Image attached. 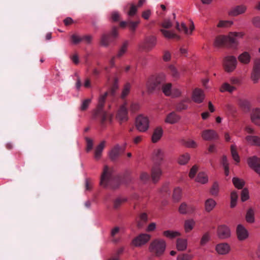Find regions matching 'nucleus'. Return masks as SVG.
<instances>
[{
    "instance_id": "53",
    "label": "nucleus",
    "mask_w": 260,
    "mask_h": 260,
    "mask_svg": "<svg viewBox=\"0 0 260 260\" xmlns=\"http://www.w3.org/2000/svg\"><path fill=\"white\" fill-rule=\"evenodd\" d=\"M193 256L187 253H181L177 256V260H191Z\"/></svg>"
},
{
    "instance_id": "63",
    "label": "nucleus",
    "mask_w": 260,
    "mask_h": 260,
    "mask_svg": "<svg viewBox=\"0 0 260 260\" xmlns=\"http://www.w3.org/2000/svg\"><path fill=\"white\" fill-rule=\"evenodd\" d=\"M137 12V8L134 5H131L130 9L127 12V14L129 16H134Z\"/></svg>"
},
{
    "instance_id": "52",
    "label": "nucleus",
    "mask_w": 260,
    "mask_h": 260,
    "mask_svg": "<svg viewBox=\"0 0 260 260\" xmlns=\"http://www.w3.org/2000/svg\"><path fill=\"white\" fill-rule=\"evenodd\" d=\"M210 235L209 233L207 232L205 233L202 236L201 241H200V244L202 246H204L207 244V243L210 240Z\"/></svg>"
},
{
    "instance_id": "24",
    "label": "nucleus",
    "mask_w": 260,
    "mask_h": 260,
    "mask_svg": "<svg viewBox=\"0 0 260 260\" xmlns=\"http://www.w3.org/2000/svg\"><path fill=\"white\" fill-rule=\"evenodd\" d=\"M187 248V240L186 239L178 238L176 240V248L178 251H183Z\"/></svg>"
},
{
    "instance_id": "64",
    "label": "nucleus",
    "mask_w": 260,
    "mask_h": 260,
    "mask_svg": "<svg viewBox=\"0 0 260 260\" xmlns=\"http://www.w3.org/2000/svg\"><path fill=\"white\" fill-rule=\"evenodd\" d=\"M252 23L255 27L260 28V17H254L252 20Z\"/></svg>"
},
{
    "instance_id": "13",
    "label": "nucleus",
    "mask_w": 260,
    "mask_h": 260,
    "mask_svg": "<svg viewBox=\"0 0 260 260\" xmlns=\"http://www.w3.org/2000/svg\"><path fill=\"white\" fill-rule=\"evenodd\" d=\"M108 94V92L107 91L104 93L100 94L98 98V104L96 109L93 111L94 116H95L98 113L100 112L103 109Z\"/></svg>"
},
{
    "instance_id": "22",
    "label": "nucleus",
    "mask_w": 260,
    "mask_h": 260,
    "mask_svg": "<svg viewBox=\"0 0 260 260\" xmlns=\"http://www.w3.org/2000/svg\"><path fill=\"white\" fill-rule=\"evenodd\" d=\"M216 201L211 198H209L205 200L204 203L205 210L207 212H211L216 206Z\"/></svg>"
},
{
    "instance_id": "61",
    "label": "nucleus",
    "mask_w": 260,
    "mask_h": 260,
    "mask_svg": "<svg viewBox=\"0 0 260 260\" xmlns=\"http://www.w3.org/2000/svg\"><path fill=\"white\" fill-rule=\"evenodd\" d=\"M185 145L186 147L194 148L198 146L197 143L193 140H188L185 143Z\"/></svg>"
},
{
    "instance_id": "30",
    "label": "nucleus",
    "mask_w": 260,
    "mask_h": 260,
    "mask_svg": "<svg viewBox=\"0 0 260 260\" xmlns=\"http://www.w3.org/2000/svg\"><path fill=\"white\" fill-rule=\"evenodd\" d=\"M162 92L166 96H171L172 95V84L170 83H163L161 87Z\"/></svg>"
},
{
    "instance_id": "37",
    "label": "nucleus",
    "mask_w": 260,
    "mask_h": 260,
    "mask_svg": "<svg viewBox=\"0 0 260 260\" xmlns=\"http://www.w3.org/2000/svg\"><path fill=\"white\" fill-rule=\"evenodd\" d=\"M102 113V117L100 120V124L102 127L105 128L106 127V120H107V112L104 111H101L100 112L98 113V114L95 116L93 115V118H96L97 116Z\"/></svg>"
},
{
    "instance_id": "38",
    "label": "nucleus",
    "mask_w": 260,
    "mask_h": 260,
    "mask_svg": "<svg viewBox=\"0 0 260 260\" xmlns=\"http://www.w3.org/2000/svg\"><path fill=\"white\" fill-rule=\"evenodd\" d=\"M196 180L197 182L202 184H205L208 181V177L205 173L200 172L198 174Z\"/></svg>"
},
{
    "instance_id": "21",
    "label": "nucleus",
    "mask_w": 260,
    "mask_h": 260,
    "mask_svg": "<svg viewBox=\"0 0 260 260\" xmlns=\"http://www.w3.org/2000/svg\"><path fill=\"white\" fill-rule=\"evenodd\" d=\"M162 128L160 126L157 127L155 129H154L152 134L151 137L152 142L154 143L157 142L162 136Z\"/></svg>"
},
{
    "instance_id": "42",
    "label": "nucleus",
    "mask_w": 260,
    "mask_h": 260,
    "mask_svg": "<svg viewBox=\"0 0 260 260\" xmlns=\"http://www.w3.org/2000/svg\"><path fill=\"white\" fill-rule=\"evenodd\" d=\"M235 89V87L231 86L228 83H224L223 84L220 88V91L223 92L225 91H228L229 92H232Z\"/></svg>"
},
{
    "instance_id": "50",
    "label": "nucleus",
    "mask_w": 260,
    "mask_h": 260,
    "mask_svg": "<svg viewBox=\"0 0 260 260\" xmlns=\"http://www.w3.org/2000/svg\"><path fill=\"white\" fill-rule=\"evenodd\" d=\"M91 99H87L83 101H82L81 103V105L80 108V110L81 111H85L89 107L90 104L91 103Z\"/></svg>"
},
{
    "instance_id": "14",
    "label": "nucleus",
    "mask_w": 260,
    "mask_h": 260,
    "mask_svg": "<svg viewBox=\"0 0 260 260\" xmlns=\"http://www.w3.org/2000/svg\"><path fill=\"white\" fill-rule=\"evenodd\" d=\"M162 174V171L159 166H154L151 169V176L153 183L157 182Z\"/></svg>"
},
{
    "instance_id": "44",
    "label": "nucleus",
    "mask_w": 260,
    "mask_h": 260,
    "mask_svg": "<svg viewBox=\"0 0 260 260\" xmlns=\"http://www.w3.org/2000/svg\"><path fill=\"white\" fill-rule=\"evenodd\" d=\"M231 154L233 159L237 162L240 161V157L236 150V146L232 145L231 146Z\"/></svg>"
},
{
    "instance_id": "56",
    "label": "nucleus",
    "mask_w": 260,
    "mask_h": 260,
    "mask_svg": "<svg viewBox=\"0 0 260 260\" xmlns=\"http://www.w3.org/2000/svg\"><path fill=\"white\" fill-rule=\"evenodd\" d=\"M120 15L117 11H113L111 13V20L113 22H117L120 20Z\"/></svg>"
},
{
    "instance_id": "41",
    "label": "nucleus",
    "mask_w": 260,
    "mask_h": 260,
    "mask_svg": "<svg viewBox=\"0 0 260 260\" xmlns=\"http://www.w3.org/2000/svg\"><path fill=\"white\" fill-rule=\"evenodd\" d=\"M190 159V155L186 153L180 155L178 159V162L181 165H184L186 164Z\"/></svg>"
},
{
    "instance_id": "23",
    "label": "nucleus",
    "mask_w": 260,
    "mask_h": 260,
    "mask_svg": "<svg viewBox=\"0 0 260 260\" xmlns=\"http://www.w3.org/2000/svg\"><path fill=\"white\" fill-rule=\"evenodd\" d=\"M245 140L250 145L260 146V137L258 136L249 135L246 137Z\"/></svg>"
},
{
    "instance_id": "15",
    "label": "nucleus",
    "mask_w": 260,
    "mask_h": 260,
    "mask_svg": "<svg viewBox=\"0 0 260 260\" xmlns=\"http://www.w3.org/2000/svg\"><path fill=\"white\" fill-rule=\"evenodd\" d=\"M202 137L205 141H212L218 139L219 137L216 132L213 129L204 130L202 133Z\"/></svg>"
},
{
    "instance_id": "5",
    "label": "nucleus",
    "mask_w": 260,
    "mask_h": 260,
    "mask_svg": "<svg viewBox=\"0 0 260 260\" xmlns=\"http://www.w3.org/2000/svg\"><path fill=\"white\" fill-rule=\"evenodd\" d=\"M172 23L170 20H165L161 24V26L164 28L160 29V31L162 33L163 36L167 39H170L175 38L177 40H179L180 38L179 36H178L173 31L165 29L171 28L172 26Z\"/></svg>"
},
{
    "instance_id": "55",
    "label": "nucleus",
    "mask_w": 260,
    "mask_h": 260,
    "mask_svg": "<svg viewBox=\"0 0 260 260\" xmlns=\"http://www.w3.org/2000/svg\"><path fill=\"white\" fill-rule=\"evenodd\" d=\"M176 28L179 31H183L185 34H188V30L187 27L183 23H181V25L180 26L179 23L177 22Z\"/></svg>"
},
{
    "instance_id": "19",
    "label": "nucleus",
    "mask_w": 260,
    "mask_h": 260,
    "mask_svg": "<svg viewBox=\"0 0 260 260\" xmlns=\"http://www.w3.org/2000/svg\"><path fill=\"white\" fill-rule=\"evenodd\" d=\"M250 117L251 121L256 125H260V109L256 108L251 111Z\"/></svg>"
},
{
    "instance_id": "27",
    "label": "nucleus",
    "mask_w": 260,
    "mask_h": 260,
    "mask_svg": "<svg viewBox=\"0 0 260 260\" xmlns=\"http://www.w3.org/2000/svg\"><path fill=\"white\" fill-rule=\"evenodd\" d=\"M260 78V66H254L251 73V79L253 83L258 82Z\"/></svg>"
},
{
    "instance_id": "59",
    "label": "nucleus",
    "mask_w": 260,
    "mask_h": 260,
    "mask_svg": "<svg viewBox=\"0 0 260 260\" xmlns=\"http://www.w3.org/2000/svg\"><path fill=\"white\" fill-rule=\"evenodd\" d=\"M188 106L184 102H181L176 105V110L177 111H182L187 109Z\"/></svg>"
},
{
    "instance_id": "35",
    "label": "nucleus",
    "mask_w": 260,
    "mask_h": 260,
    "mask_svg": "<svg viewBox=\"0 0 260 260\" xmlns=\"http://www.w3.org/2000/svg\"><path fill=\"white\" fill-rule=\"evenodd\" d=\"M246 221L250 223H254L255 221L254 210L253 208H249L246 214Z\"/></svg>"
},
{
    "instance_id": "51",
    "label": "nucleus",
    "mask_w": 260,
    "mask_h": 260,
    "mask_svg": "<svg viewBox=\"0 0 260 260\" xmlns=\"http://www.w3.org/2000/svg\"><path fill=\"white\" fill-rule=\"evenodd\" d=\"M119 88V81L117 78H115L114 79V82L110 87V92L112 94H114L116 91Z\"/></svg>"
},
{
    "instance_id": "36",
    "label": "nucleus",
    "mask_w": 260,
    "mask_h": 260,
    "mask_svg": "<svg viewBox=\"0 0 260 260\" xmlns=\"http://www.w3.org/2000/svg\"><path fill=\"white\" fill-rule=\"evenodd\" d=\"M223 65H236L237 63V58L234 56H227L223 59Z\"/></svg>"
},
{
    "instance_id": "45",
    "label": "nucleus",
    "mask_w": 260,
    "mask_h": 260,
    "mask_svg": "<svg viewBox=\"0 0 260 260\" xmlns=\"http://www.w3.org/2000/svg\"><path fill=\"white\" fill-rule=\"evenodd\" d=\"M140 23V21L139 19L136 21L128 20L127 21V26L131 31L134 32Z\"/></svg>"
},
{
    "instance_id": "33",
    "label": "nucleus",
    "mask_w": 260,
    "mask_h": 260,
    "mask_svg": "<svg viewBox=\"0 0 260 260\" xmlns=\"http://www.w3.org/2000/svg\"><path fill=\"white\" fill-rule=\"evenodd\" d=\"M195 224V221L192 219L185 220L184 224V228L185 233L190 232L193 229Z\"/></svg>"
},
{
    "instance_id": "43",
    "label": "nucleus",
    "mask_w": 260,
    "mask_h": 260,
    "mask_svg": "<svg viewBox=\"0 0 260 260\" xmlns=\"http://www.w3.org/2000/svg\"><path fill=\"white\" fill-rule=\"evenodd\" d=\"M238 197V194L237 191H233L231 193V203L230 206L231 208L235 207L237 205V201Z\"/></svg>"
},
{
    "instance_id": "12",
    "label": "nucleus",
    "mask_w": 260,
    "mask_h": 260,
    "mask_svg": "<svg viewBox=\"0 0 260 260\" xmlns=\"http://www.w3.org/2000/svg\"><path fill=\"white\" fill-rule=\"evenodd\" d=\"M236 234L239 241H244L248 238L249 233L242 224H238L236 228Z\"/></svg>"
},
{
    "instance_id": "54",
    "label": "nucleus",
    "mask_w": 260,
    "mask_h": 260,
    "mask_svg": "<svg viewBox=\"0 0 260 260\" xmlns=\"http://www.w3.org/2000/svg\"><path fill=\"white\" fill-rule=\"evenodd\" d=\"M249 198V191L247 188H244L242 190L241 194V200L242 202L247 201Z\"/></svg>"
},
{
    "instance_id": "7",
    "label": "nucleus",
    "mask_w": 260,
    "mask_h": 260,
    "mask_svg": "<svg viewBox=\"0 0 260 260\" xmlns=\"http://www.w3.org/2000/svg\"><path fill=\"white\" fill-rule=\"evenodd\" d=\"M126 105L127 103L125 102L121 105L116 114V119L120 124L127 121L128 119Z\"/></svg>"
},
{
    "instance_id": "9",
    "label": "nucleus",
    "mask_w": 260,
    "mask_h": 260,
    "mask_svg": "<svg viewBox=\"0 0 260 260\" xmlns=\"http://www.w3.org/2000/svg\"><path fill=\"white\" fill-rule=\"evenodd\" d=\"M151 236L147 234H141L134 238L132 244L136 247H141L146 244L150 239Z\"/></svg>"
},
{
    "instance_id": "8",
    "label": "nucleus",
    "mask_w": 260,
    "mask_h": 260,
    "mask_svg": "<svg viewBox=\"0 0 260 260\" xmlns=\"http://www.w3.org/2000/svg\"><path fill=\"white\" fill-rule=\"evenodd\" d=\"M247 162L248 166L253 170L260 177V158L256 156L249 157Z\"/></svg>"
},
{
    "instance_id": "26",
    "label": "nucleus",
    "mask_w": 260,
    "mask_h": 260,
    "mask_svg": "<svg viewBox=\"0 0 260 260\" xmlns=\"http://www.w3.org/2000/svg\"><path fill=\"white\" fill-rule=\"evenodd\" d=\"M105 144L106 141H103L96 146L94 152V158L96 159H99L101 158Z\"/></svg>"
},
{
    "instance_id": "2",
    "label": "nucleus",
    "mask_w": 260,
    "mask_h": 260,
    "mask_svg": "<svg viewBox=\"0 0 260 260\" xmlns=\"http://www.w3.org/2000/svg\"><path fill=\"white\" fill-rule=\"evenodd\" d=\"M117 182L118 180L113 176V169L109 168L107 166H105L101 175L100 185L104 187H109L112 189H115L119 185V183H118V185H115V183Z\"/></svg>"
},
{
    "instance_id": "3",
    "label": "nucleus",
    "mask_w": 260,
    "mask_h": 260,
    "mask_svg": "<svg viewBox=\"0 0 260 260\" xmlns=\"http://www.w3.org/2000/svg\"><path fill=\"white\" fill-rule=\"evenodd\" d=\"M240 35V34L237 32H231L228 37L217 36L215 40L214 45L216 47L226 46L232 48H236L238 45L236 38Z\"/></svg>"
},
{
    "instance_id": "1",
    "label": "nucleus",
    "mask_w": 260,
    "mask_h": 260,
    "mask_svg": "<svg viewBox=\"0 0 260 260\" xmlns=\"http://www.w3.org/2000/svg\"><path fill=\"white\" fill-rule=\"evenodd\" d=\"M166 82V76L164 74L152 75L146 81V87L149 93L158 92L161 90L162 84Z\"/></svg>"
},
{
    "instance_id": "57",
    "label": "nucleus",
    "mask_w": 260,
    "mask_h": 260,
    "mask_svg": "<svg viewBox=\"0 0 260 260\" xmlns=\"http://www.w3.org/2000/svg\"><path fill=\"white\" fill-rule=\"evenodd\" d=\"M233 22L232 21H223V20H220L218 25L217 26L218 27H229L231 26L233 24Z\"/></svg>"
},
{
    "instance_id": "18",
    "label": "nucleus",
    "mask_w": 260,
    "mask_h": 260,
    "mask_svg": "<svg viewBox=\"0 0 260 260\" xmlns=\"http://www.w3.org/2000/svg\"><path fill=\"white\" fill-rule=\"evenodd\" d=\"M216 251L220 255H225L229 253L231 250L230 246L226 243L217 244L215 247Z\"/></svg>"
},
{
    "instance_id": "10",
    "label": "nucleus",
    "mask_w": 260,
    "mask_h": 260,
    "mask_svg": "<svg viewBox=\"0 0 260 260\" xmlns=\"http://www.w3.org/2000/svg\"><path fill=\"white\" fill-rule=\"evenodd\" d=\"M217 235L220 239H226L231 237V232L229 226L222 224L217 228Z\"/></svg>"
},
{
    "instance_id": "25",
    "label": "nucleus",
    "mask_w": 260,
    "mask_h": 260,
    "mask_svg": "<svg viewBox=\"0 0 260 260\" xmlns=\"http://www.w3.org/2000/svg\"><path fill=\"white\" fill-rule=\"evenodd\" d=\"M121 147L119 145H115L109 152V156L112 160H116L120 154Z\"/></svg>"
},
{
    "instance_id": "20",
    "label": "nucleus",
    "mask_w": 260,
    "mask_h": 260,
    "mask_svg": "<svg viewBox=\"0 0 260 260\" xmlns=\"http://www.w3.org/2000/svg\"><path fill=\"white\" fill-rule=\"evenodd\" d=\"M164 157V153L162 150L160 149L155 150L153 152L152 159L155 163L159 165L162 161Z\"/></svg>"
},
{
    "instance_id": "4",
    "label": "nucleus",
    "mask_w": 260,
    "mask_h": 260,
    "mask_svg": "<svg viewBox=\"0 0 260 260\" xmlns=\"http://www.w3.org/2000/svg\"><path fill=\"white\" fill-rule=\"evenodd\" d=\"M166 246V242L164 240L155 239L150 243L148 250L155 256L159 257L164 254Z\"/></svg>"
},
{
    "instance_id": "48",
    "label": "nucleus",
    "mask_w": 260,
    "mask_h": 260,
    "mask_svg": "<svg viewBox=\"0 0 260 260\" xmlns=\"http://www.w3.org/2000/svg\"><path fill=\"white\" fill-rule=\"evenodd\" d=\"M219 185L217 182H214L210 190V192L213 196H217L219 192Z\"/></svg>"
},
{
    "instance_id": "40",
    "label": "nucleus",
    "mask_w": 260,
    "mask_h": 260,
    "mask_svg": "<svg viewBox=\"0 0 260 260\" xmlns=\"http://www.w3.org/2000/svg\"><path fill=\"white\" fill-rule=\"evenodd\" d=\"M232 181L235 187L239 189H242L245 185V182L243 179L237 177H234Z\"/></svg>"
},
{
    "instance_id": "49",
    "label": "nucleus",
    "mask_w": 260,
    "mask_h": 260,
    "mask_svg": "<svg viewBox=\"0 0 260 260\" xmlns=\"http://www.w3.org/2000/svg\"><path fill=\"white\" fill-rule=\"evenodd\" d=\"M222 164L224 169V173L226 176L229 175V163L228 161L227 157L226 156L223 155L222 158Z\"/></svg>"
},
{
    "instance_id": "58",
    "label": "nucleus",
    "mask_w": 260,
    "mask_h": 260,
    "mask_svg": "<svg viewBox=\"0 0 260 260\" xmlns=\"http://www.w3.org/2000/svg\"><path fill=\"white\" fill-rule=\"evenodd\" d=\"M71 39L72 43L74 44H78L81 42H82V37H80L75 34H74L71 36Z\"/></svg>"
},
{
    "instance_id": "16",
    "label": "nucleus",
    "mask_w": 260,
    "mask_h": 260,
    "mask_svg": "<svg viewBox=\"0 0 260 260\" xmlns=\"http://www.w3.org/2000/svg\"><path fill=\"white\" fill-rule=\"evenodd\" d=\"M204 98V91L202 89L197 88L193 90L191 98L195 103H201Z\"/></svg>"
},
{
    "instance_id": "6",
    "label": "nucleus",
    "mask_w": 260,
    "mask_h": 260,
    "mask_svg": "<svg viewBox=\"0 0 260 260\" xmlns=\"http://www.w3.org/2000/svg\"><path fill=\"white\" fill-rule=\"evenodd\" d=\"M136 126L140 132H146L149 127V120L148 117L139 115L136 120Z\"/></svg>"
},
{
    "instance_id": "46",
    "label": "nucleus",
    "mask_w": 260,
    "mask_h": 260,
    "mask_svg": "<svg viewBox=\"0 0 260 260\" xmlns=\"http://www.w3.org/2000/svg\"><path fill=\"white\" fill-rule=\"evenodd\" d=\"M128 45V42L127 41H125L123 43L122 46L121 47V48H120L116 56L117 57H120L126 52Z\"/></svg>"
},
{
    "instance_id": "60",
    "label": "nucleus",
    "mask_w": 260,
    "mask_h": 260,
    "mask_svg": "<svg viewBox=\"0 0 260 260\" xmlns=\"http://www.w3.org/2000/svg\"><path fill=\"white\" fill-rule=\"evenodd\" d=\"M85 140L87 143V147L86 150L87 152L90 151L93 147V141L91 139L86 137L85 138Z\"/></svg>"
},
{
    "instance_id": "31",
    "label": "nucleus",
    "mask_w": 260,
    "mask_h": 260,
    "mask_svg": "<svg viewBox=\"0 0 260 260\" xmlns=\"http://www.w3.org/2000/svg\"><path fill=\"white\" fill-rule=\"evenodd\" d=\"M148 220V216L146 213H142L140 214L137 219V225L139 228L143 227L146 224Z\"/></svg>"
},
{
    "instance_id": "34",
    "label": "nucleus",
    "mask_w": 260,
    "mask_h": 260,
    "mask_svg": "<svg viewBox=\"0 0 260 260\" xmlns=\"http://www.w3.org/2000/svg\"><path fill=\"white\" fill-rule=\"evenodd\" d=\"M251 56L247 52H244L238 56V59L242 63L248 64L249 63Z\"/></svg>"
},
{
    "instance_id": "29",
    "label": "nucleus",
    "mask_w": 260,
    "mask_h": 260,
    "mask_svg": "<svg viewBox=\"0 0 260 260\" xmlns=\"http://www.w3.org/2000/svg\"><path fill=\"white\" fill-rule=\"evenodd\" d=\"M180 119V117L174 112H172L168 114L165 119V122L170 124H174L177 122Z\"/></svg>"
},
{
    "instance_id": "62",
    "label": "nucleus",
    "mask_w": 260,
    "mask_h": 260,
    "mask_svg": "<svg viewBox=\"0 0 260 260\" xmlns=\"http://www.w3.org/2000/svg\"><path fill=\"white\" fill-rule=\"evenodd\" d=\"M140 180L144 183H146L149 179V175L146 172H142L140 176Z\"/></svg>"
},
{
    "instance_id": "32",
    "label": "nucleus",
    "mask_w": 260,
    "mask_h": 260,
    "mask_svg": "<svg viewBox=\"0 0 260 260\" xmlns=\"http://www.w3.org/2000/svg\"><path fill=\"white\" fill-rule=\"evenodd\" d=\"M162 234L164 236L171 239H174L181 235V234L179 232L172 230L165 231Z\"/></svg>"
},
{
    "instance_id": "28",
    "label": "nucleus",
    "mask_w": 260,
    "mask_h": 260,
    "mask_svg": "<svg viewBox=\"0 0 260 260\" xmlns=\"http://www.w3.org/2000/svg\"><path fill=\"white\" fill-rule=\"evenodd\" d=\"M113 41L111 36L108 34H104L102 35L100 44L102 46L104 47H107L109 46L110 43Z\"/></svg>"
},
{
    "instance_id": "11",
    "label": "nucleus",
    "mask_w": 260,
    "mask_h": 260,
    "mask_svg": "<svg viewBox=\"0 0 260 260\" xmlns=\"http://www.w3.org/2000/svg\"><path fill=\"white\" fill-rule=\"evenodd\" d=\"M247 9V6L244 5H237L230 9L228 13L230 16L236 17L244 14Z\"/></svg>"
},
{
    "instance_id": "17",
    "label": "nucleus",
    "mask_w": 260,
    "mask_h": 260,
    "mask_svg": "<svg viewBox=\"0 0 260 260\" xmlns=\"http://www.w3.org/2000/svg\"><path fill=\"white\" fill-rule=\"evenodd\" d=\"M157 38L154 36H151L146 38L144 49L146 51L151 50L156 44Z\"/></svg>"
},
{
    "instance_id": "47",
    "label": "nucleus",
    "mask_w": 260,
    "mask_h": 260,
    "mask_svg": "<svg viewBox=\"0 0 260 260\" xmlns=\"http://www.w3.org/2000/svg\"><path fill=\"white\" fill-rule=\"evenodd\" d=\"M182 191L180 188L176 187L174 189L173 198L175 201H178L181 197Z\"/></svg>"
},
{
    "instance_id": "39",
    "label": "nucleus",
    "mask_w": 260,
    "mask_h": 260,
    "mask_svg": "<svg viewBox=\"0 0 260 260\" xmlns=\"http://www.w3.org/2000/svg\"><path fill=\"white\" fill-rule=\"evenodd\" d=\"M131 89V85L129 83L124 84L121 94V98L124 99L129 93Z\"/></svg>"
}]
</instances>
